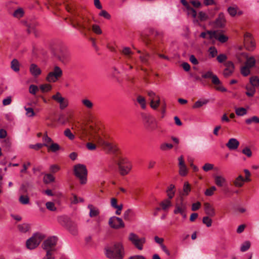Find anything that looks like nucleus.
Wrapping results in <instances>:
<instances>
[{"label": "nucleus", "mask_w": 259, "mask_h": 259, "mask_svg": "<svg viewBox=\"0 0 259 259\" xmlns=\"http://www.w3.org/2000/svg\"><path fill=\"white\" fill-rule=\"evenodd\" d=\"M105 255L110 259H123L124 256V249L122 244L116 242L105 248Z\"/></svg>", "instance_id": "nucleus-1"}, {"label": "nucleus", "mask_w": 259, "mask_h": 259, "mask_svg": "<svg viewBox=\"0 0 259 259\" xmlns=\"http://www.w3.org/2000/svg\"><path fill=\"white\" fill-rule=\"evenodd\" d=\"M57 242L56 237H49L42 244V248L46 251V255L42 259H55L53 252L56 251L55 247Z\"/></svg>", "instance_id": "nucleus-2"}, {"label": "nucleus", "mask_w": 259, "mask_h": 259, "mask_svg": "<svg viewBox=\"0 0 259 259\" xmlns=\"http://www.w3.org/2000/svg\"><path fill=\"white\" fill-rule=\"evenodd\" d=\"M74 174L80 181L81 185H84L87 182L88 170L85 165L82 164H77L74 166Z\"/></svg>", "instance_id": "nucleus-3"}, {"label": "nucleus", "mask_w": 259, "mask_h": 259, "mask_svg": "<svg viewBox=\"0 0 259 259\" xmlns=\"http://www.w3.org/2000/svg\"><path fill=\"white\" fill-rule=\"evenodd\" d=\"M202 77L203 78H211V82L215 85V89L216 90L222 92H227V89L223 86L222 83L219 77L216 75L213 74L212 71H208L202 74Z\"/></svg>", "instance_id": "nucleus-4"}, {"label": "nucleus", "mask_w": 259, "mask_h": 259, "mask_svg": "<svg viewBox=\"0 0 259 259\" xmlns=\"http://www.w3.org/2000/svg\"><path fill=\"white\" fill-rule=\"evenodd\" d=\"M117 165L120 171V174L122 176L127 175L132 168V164L131 161L126 158H119Z\"/></svg>", "instance_id": "nucleus-5"}, {"label": "nucleus", "mask_w": 259, "mask_h": 259, "mask_svg": "<svg viewBox=\"0 0 259 259\" xmlns=\"http://www.w3.org/2000/svg\"><path fill=\"white\" fill-rule=\"evenodd\" d=\"M141 116L144 125L147 130L153 131L156 129V121L151 115L147 113H142Z\"/></svg>", "instance_id": "nucleus-6"}, {"label": "nucleus", "mask_w": 259, "mask_h": 259, "mask_svg": "<svg viewBox=\"0 0 259 259\" xmlns=\"http://www.w3.org/2000/svg\"><path fill=\"white\" fill-rule=\"evenodd\" d=\"M45 236L40 233H35L28 239L26 243L27 248L33 249L35 248L41 242Z\"/></svg>", "instance_id": "nucleus-7"}, {"label": "nucleus", "mask_w": 259, "mask_h": 259, "mask_svg": "<svg viewBox=\"0 0 259 259\" xmlns=\"http://www.w3.org/2000/svg\"><path fill=\"white\" fill-rule=\"evenodd\" d=\"M128 239L138 249L142 250L143 249V245L146 243L145 237L139 238L136 234L130 233Z\"/></svg>", "instance_id": "nucleus-8"}, {"label": "nucleus", "mask_w": 259, "mask_h": 259, "mask_svg": "<svg viewBox=\"0 0 259 259\" xmlns=\"http://www.w3.org/2000/svg\"><path fill=\"white\" fill-rule=\"evenodd\" d=\"M95 139L98 144L101 146L107 152L114 153L116 151V146L114 144L107 142L99 136L95 137Z\"/></svg>", "instance_id": "nucleus-9"}, {"label": "nucleus", "mask_w": 259, "mask_h": 259, "mask_svg": "<svg viewBox=\"0 0 259 259\" xmlns=\"http://www.w3.org/2000/svg\"><path fill=\"white\" fill-rule=\"evenodd\" d=\"M63 75V71L61 68L56 66L53 71L50 72L46 77V80L49 82H55Z\"/></svg>", "instance_id": "nucleus-10"}, {"label": "nucleus", "mask_w": 259, "mask_h": 259, "mask_svg": "<svg viewBox=\"0 0 259 259\" xmlns=\"http://www.w3.org/2000/svg\"><path fill=\"white\" fill-rule=\"evenodd\" d=\"M52 98L59 104V108L61 110H64L68 106V100L62 97L59 92H57L55 95H53Z\"/></svg>", "instance_id": "nucleus-11"}, {"label": "nucleus", "mask_w": 259, "mask_h": 259, "mask_svg": "<svg viewBox=\"0 0 259 259\" xmlns=\"http://www.w3.org/2000/svg\"><path fill=\"white\" fill-rule=\"evenodd\" d=\"M56 56L58 60L63 64H66L70 60V54L65 49H59L56 53Z\"/></svg>", "instance_id": "nucleus-12"}, {"label": "nucleus", "mask_w": 259, "mask_h": 259, "mask_svg": "<svg viewBox=\"0 0 259 259\" xmlns=\"http://www.w3.org/2000/svg\"><path fill=\"white\" fill-rule=\"evenodd\" d=\"M244 44L246 49L249 51H252L255 48V43L252 38L251 34L246 32L244 35Z\"/></svg>", "instance_id": "nucleus-13"}, {"label": "nucleus", "mask_w": 259, "mask_h": 259, "mask_svg": "<svg viewBox=\"0 0 259 259\" xmlns=\"http://www.w3.org/2000/svg\"><path fill=\"white\" fill-rule=\"evenodd\" d=\"M108 223L111 228L115 229H118L124 227L122 220L117 217H111L109 220Z\"/></svg>", "instance_id": "nucleus-14"}, {"label": "nucleus", "mask_w": 259, "mask_h": 259, "mask_svg": "<svg viewBox=\"0 0 259 259\" xmlns=\"http://www.w3.org/2000/svg\"><path fill=\"white\" fill-rule=\"evenodd\" d=\"M147 94L150 100L151 107L154 109H156L160 104V97L152 91H148Z\"/></svg>", "instance_id": "nucleus-15"}, {"label": "nucleus", "mask_w": 259, "mask_h": 259, "mask_svg": "<svg viewBox=\"0 0 259 259\" xmlns=\"http://www.w3.org/2000/svg\"><path fill=\"white\" fill-rule=\"evenodd\" d=\"M207 33L209 35V39L214 38L218 39L222 43L226 42L228 40V37L222 34H218L215 31H207Z\"/></svg>", "instance_id": "nucleus-16"}, {"label": "nucleus", "mask_w": 259, "mask_h": 259, "mask_svg": "<svg viewBox=\"0 0 259 259\" xmlns=\"http://www.w3.org/2000/svg\"><path fill=\"white\" fill-rule=\"evenodd\" d=\"M226 23V20L225 15L223 13H220L218 17L214 22V26L216 28H224Z\"/></svg>", "instance_id": "nucleus-17"}, {"label": "nucleus", "mask_w": 259, "mask_h": 259, "mask_svg": "<svg viewBox=\"0 0 259 259\" xmlns=\"http://www.w3.org/2000/svg\"><path fill=\"white\" fill-rule=\"evenodd\" d=\"M71 21L72 26L74 28H79L82 29L86 28L85 25L83 24L82 22L81 17L74 16L71 19Z\"/></svg>", "instance_id": "nucleus-18"}, {"label": "nucleus", "mask_w": 259, "mask_h": 259, "mask_svg": "<svg viewBox=\"0 0 259 259\" xmlns=\"http://www.w3.org/2000/svg\"><path fill=\"white\" fill-rule=\"evenodd\" d=\"M29 71L31 74L34 77H38L41 73L40 68L34 63L30 64Z\"/></svg>", "instance_id": "nucleus-19"}, {"label": "nucleus", "mask_w": 259, "mask_h": 259, "mask_svg": "<svg viewBox=\"0 0 259 259\" xmlns=\"http://www.w3.org/2000/svg\"><path fill=\"white\" fill-rule=\"evenodd\" d=\"M204 210L205 213L210 217H213L215 215L214 208L212 205L208 202H205L204 203Z\"/></svg>", "instance_id": "nucleus-20"}, {"label": "nucleus", "mask_w": 259, "mask_h": 259, "mask_svg": "<svg viewBox=\"0 0 259 259\" xmlns=\"http://www.w3.org/2000/svg\"><path fill=\"white\" fill-rule=\"evenodd\" d=\"M187 206L185 204L183 203L182 201L180 203H177L175 206V208L174 210L175 214H181L184 211H186Z\"/></svg>", "instance_id": "nucleus-21"}, {"label": "nucleus", "mask_w": 259, "mask_h": 259, "mask_svg": "<svg viewBox=\"0 0 259 259\" xmlns=\"http://www.w3.org/2000/svg\"><path fill=\"white\" fill-rule=\"evenodd\" d=\"M239 145V142L235 138L230 139L226 144V146L231 150H236Z\"/></svg>", "instance_id": "nucleus-22"}, {"label": "nucleus", "mask_w": 259, "mask_h": 259, "mask_svg": "<svg viewBox=\"0 0 259 259\" xmlns=\"http://www.w3.org/2000/svg\"><path fill=\"white\" fill-rule=\"evenodd\" d=\"M246 90L245 95L248 97H253L255 94L256 89L251 85L247 84L245 87Z\"/></svg>", "instance_id": "nucleus-23"}, {"label": "nucleus", "mask_w": 259, "mask_h": 259, "mask_svg": "<svg viewBox=\"0 0 259 259\" xmlns=\"http://www.w3.org/2000/svg\"><path fill=\"white\" fill-rule=\"evenodd\" d=\"M66 228L73 235H76L77 233V226L75 222L70 221Z\"/></svg>", "instance_id": "nucleus-24"}, {"label": "nucleus", "mask_w": 259, "mask_h": 259, "mask_svg": "<svg viewBox=\"0 0 259 259\" xmlns=\"http://www.w3.org/2000/svg\"><path fill=\"white\" fill-rule=\"evenodd\" d=\"M215 184L218 187H222L226 182V179L222 176H215L214 177Z\"/></svg>", "instance_id": "nucleus-25"}, {"label": "nucleus", "mask_w": 259, "mask_h": 259, "mask_svg": "<svg viewBox=\"0 0 259 259\" xmlns=\"http://www.w3.org/2000/svg\"><path fill=\"white\" fill-rule=\"evenodd\" d=\"M88 208L90 209L89 215L90 217H95L99 214L100 211L99 209L94 207L93 205L89 204L88 205Z\"/></svg>", "instance_id": "nucleus-26"}, {"label": "nucleus", "mask_w": 259, "mask_h": 259, "mask_svg": "<svg viewBox=\"0 0 259 259\" xmlns=\"http://www.w3.org/2000/svg\"><path fill=\"white\" fill-rule=\"evenodd\" d=\"M245 65L249 68H252L255 66L256 60L253 56L246 57Z\"/></svg>", "instance_id": "nucleus-27"}, {"label": "nucleus", "mask_w": 259, "mask_h": 259, "mask_svg": "<svg viewBox=\"0 0 259 259\" xmlns=\"http://www.w3.org/2000/svg\"><path fill=\"white\" fill-rule=\"evenodd\" d=\"M57 221L61 225L65 228H66V227L68 225L69 222H70V220L67 217L65 216H61L58 217Z\"/></svg>", "instance_id": "nucleus-28"}, {"label": "nucleus", "mask_w": 259, "mask_h": 259, "mask_svg": "<svg viewBox=\"0 0 259 259\" xmlns=\"http://www.w3.org/2000/svg\"><path fill=\"white\" fill-rule=\"evenodd\" d=\"M11 68L15 72H18L20 70V63L16 59H14L11 62Z\"/></svg>", "instance_id": "nucleus-29"}, {"label": "nucleus", "mask_w": 259, "mask_h": 259, "mask_svg": "<svg viewBox=\"0 0 259 259\" xmlns=\"http://www.w3.org/2000/svg\"><path fill=\"white\" fill-rule=\"evenodd\" d=\"M250 85L255 89L259 87V78L257 76H252L249 78Z\"/></svg>", "instance_id": "nucleus-30"}, {"label": "nucleus", "mask_w": 259, "mask_h": 259, "mask_svg": "<svg viewBox=\"0 0 259 259\" xmlns=\"http://www.w3.org/2000/svg\"><path fill=\"white\" fill-rule=\"evenodd\" d=\"M245 179L241 175L239 176L234 181V184L236 187H241L243 185Z\"/></svg>", "instance_id": "nucleus-31"}, {"label": "nucleus", "mask_w": 259, "mask_h": 259, "mask_svg": "<svg viewBox=\"0 0 259 259\" xmlns=\"http://www.w3.org/2000/svg\"><path fill=\"white\" fill-rule=\"evenodd\" d=\"M245 122L247 125H250L252 123H259V117L257 116H253L246 119Z\"/></svg>", "instance_id": "nucleus-32"}, {"label": "nucleus", "mask_w": 259, "mask_h": 259, "mask_svg": "<svg viewBox=\"0 0 259 259\" xmlns=\"http://www.w3.org/2000/svg\"><path fill=\"white\" fill-rule=\"evenodd\" d=\"M2 147L4 148V150L8 152L11 150V143L8 139H5L3 141Z\"/></svg>", "instance_id": "nucleus-33"}, {"label": "nucleus", "mask_w": 259, "mask_h": 259, "mask_svg": "<svg viewBox=\"0 0 259 259\" xmlns=\"http://www.w3.org/2000/svg\"><path fill=\"white\" fill-rule=\"evenodd\" d=\"M208 103V100L204 99L196 101L193 106V108H198Z\"/></svg>", "instance_id": "nucleus-34"}, {"label": "nucleus", "mask_w": 259, "mask_h": 259, "mask_svg": "<svg viewBox=\"0 0 259 259\" xmlns=\"http://www.w3.org/2000/svg\"><path fill=\"white\" fill-rule=\"evenodd\" d=\"M171 203L169 199H164L160 203V205L161 206L163 210H166L170 206H171Z\"/></svg>", "instance_id": "nucleus-35"}, {"label": "nucleus", "mask_w": 259, "mask_h": 259, "mask_svg": "<svg viewBox=\"0 0 259 259\" xmlns=\"http://www.w3.org/2000/svg\"><path fill=\"white\" fill-rule=\"evenodd\" d=\"M55 181V177L51 174H46L44 177V182L45 184H49Z\"/></svg>", "instance_id": "nucleus-36"}, {"label": "nucleus", "mask_w": 259, "mask_h": 259, "mask_svg": "<svg viewBox=\"0 0 259 259\" xmlns=\"http://www.w3.org/2000/svg\"><path fill=\"white\" fill-rule=\"evenodd\" d=\"M47 147H48V151L52 152H56L60 149L59 145L57 143H52L50 146Z\"/></svg>", "instance_id": "nucleus-37"}, {"label": "nucleus", "mask_w": 259, "mask_h": 259, "mask_svg": "<svg viewBox=\"0 0 259 259\" xmlns=\"http://www.w3.org/2000/svg\"><path fill=\"white\" fill-rule=\"evenodd\" d=\"M149 33L151 36H153L154 37H159L162 38L163 36V32L157 31L152 28L149 29Z\"/></svg>", "instance_id": "nucleus-38"}, {"label": "nucleus", "mask_w": 259, "mask_h": 259, "mask_svg": "<svg viewBox=\"0 0 259 259\" xmlns=\"http://www.w3.org/2000/svg\"><path fill=\"white\" fill-rule=\"evenodd\" d=\"M24 11L22 8H19L15 10L13 13V16L17 18H20L24 15Z\"/></svg>", "instance_id": "nucleus-39"}, {"label": "nucleus", "mask_w": 259, "mask_h": 259, "mask_svg": "<svg viewBox=\"0 0 259 259\" xmlns=\"http://www.w3.org/2000/svg\"><path fill=\"white\" fill-rule=\"evenodd\" d=\"M18 230L22 233H26L29 230V227L27 224H20L18 226Z\"/></svg>", "instance_id": "nucleus-40"}, {"label": "nucleus", "mask_w": 259, "mask_h": 259, "mask_svg": "<svg viewBox=\"0 0 259 259\" xmlns=\"http://www.w3.org/2000/svg\"><path fill=\"white\" fill-rule=\"evenodd\" d=\"M134 214V212L132 209H128L124 212L123 218L125 220H129L130 217Z\"/></svg>", "instance_id": "nucleus-41"}, {"label": "nucleus", "mask_w": 259, "mask_h": 259, "mask_svg": "<svg viewBox=\"0 0 259 259\" xmlns=\"http://www.w3.org/2000/svg\"><path fill=\"white\" fill-rule=\"evenodd\" d=\"M240 72L243 76H247L250 73V68L245 65L241 68Z\"/></svg>", "instance_id": "nucleus-42"}, {"label": "nucleus", "mask_w": 259, "mask_h": 259, "mask_svg": "<svg viewBox=\"0 0 259 259\" xmlns=\"http://www.w3.org/2000/svg\"><path fill=\"white\" fill-rule=\"evenodd\" d=\"M198 18L200 21H205L208 20V16L203 11H200L198 13Z\"/></svg>", "instance_id": "nucleus-43"}, {"label": "nucleus", "mask_w": 259, "mask_h": 259, "mask_svg": "<svg viewBox=\"0 0 259 259\" xmlns=\"http://www.w3.org/2000/svg\"><path fill=\"white\" fill-rule=\"evenodd\" d=\"M235 113L238 116H243L247 114V110L243 107L236 108Z\"/></svg>", "instance_id": "nucleus-44"}, {"label": "nucleus", "mask_w": 259, "mask_h": 259, "mask_svg": "<svg viewBox=\"0 0 259 259\" xmlns=\"http://www.w3.org/2000/svg\"><path fill=\"white\" fill-rule=\"evenodd\" d=\"M174 146L171 144L162 143L160 146V149L162 151H165L173 148Z\"/></svg>", "instance_id": "nucleus-45"}, {"label": "nucleus", "mask_w": 259, "mask_h": 259, "mask_svg": "<svg viewBox=\"0 0 259 259\" xmlns=\"http://www.w3.org/2000/svg\"><path fill=\"white\" fill-rule=\"evenodd\" d=\"M250 242L249 241H245L241 246V251L245 252L248 250L250 247Z\"/></svg>", "instance_id": "nucleus-46"}, {"label": "nucleus", "mask_w": 259, "mask_h": 259, "mask_svg": "<svg viewBox=\"0 0 259 259\" xmlns=\"http://www.w3.org/2000/svg\"><path fill=\"white\" fill-rule=\"evenodd\" d=\"M149 58V54L148 53H143L140 56V59L143 63L146 64L148 63Z\"/></svg>", "instance_id": "nucleus-47"}, {"label": "nucleus", "mask_w": 259, "mask_h": 259, "mask_svg": "<svg viewBox=\"0 0 259 259\" xmlns=\"http://www.w3.org/2000/svg\"><path fill=\"white\" fill-rule=\"evenodd\" d=\"M19 200L22 204H27L29 203V198L27 195H21Z\"/></svg>", "instance_id": "nucleus-48"}, {"label": "nucleus", "mask_w": 259, "mask_h": 259, "mask_svg": "<svg viewBox=\"0 0 259 259\" xmlns=\"http://www.w3.org/2000/svg\"><path fill=\"white\" fill-rule=\"evenodd\" d=\"M137 102L140 104L142 109H144L146 108V101L143 97L141 96H138L137 98Z\"/></svg>", "instance_id": "nucleus-49"}, {"label": "nucleus", "mask_w": 259, "mask_h": 259, "mask_svg": "<svg viewBox=\"0 0 259 259\" xmlns=\"http://www.w3.org/2000/svg\"><path fill=\"white\" fill-rule=\"evenodd\" d=\"M81 102L82 104L88 109H92L93 107V103L89 99H83Z\"/></svg>", "instance_id": "nucleus-50"}, {"label": "nucleus", "mask_w": 259, "mask_h": 259, "mask_svg": "<svg viewBox=\"0 0 259 259\" xmlns=\"http://www.w3.org/2000/svg\"><path fill=\"white\" fill-rule=\"evenodd\" d=\"M209 216L204 217L202 219V223L207 227H209L212 225V220L209 217Z\"/></svg>", "instance_id": "nucleus-51"}, {"label": "nucleus", "mask_w": 259, "mask_h": 259, "mask_svg": "<svg viewBox=\"0 0 259 259\" xmlns=\"http://www.w3.org/2000/svg\"><path fill=\"white\" fill-rule=\"evenodd\" d=\"M26 112V115L28 117H32L35 115L33 109L30 107H24Z\"/></svg>", "instance_id": "nucleus-52"}, {"label": "nucleus", "mask_w": 259, "mask_h": 259, "mask_svg": "<svg viewBox=\"0 0 259 259\" xmlns=\"http://www.w3.org/2000/svg\"><path fill=\"white\" fill-rule=\"evenodd\" d=\"M39 88L42 92H47L52 89V86L50 84H44L40 85Z\"/></svg>", "instance_id": "nucleus-53"}, {"label": "nucleus", "mask_w": 259, "mask_h": 259, "mask_svg": "<svg viewBox=\"0 0 259 259\" xmlns=\"http://www.w3.org/2000/svg\"><path fill=\"white\" fill-rule=\"evenodd\" d=\"M46 206L47 208L50 211H54L57 209L54 203L51 201L47 202L46 203Z\"/></svg>", "instance_id": "nucleus-54"}, {"label": "nucleus", "mask_w": 259, "mask_h": 259, "mask_svg": "<svg viewBox=\"0 0 259 259\" xmlns=\"http://www.w3.org/2000/svg\"><path fill=\"white\" fill-rule=\"evenodd\" d=\"M64 135L68 138L69 139L72 140L74 139V135L71 133V131L69 128L66 129L64 132Z\"/></svg>", "instance_id": "nucleus-55"}, {"label": "nucleus", "mask_w": 259, "mask_h": 259, "mask_svg": "<svg viewBox=\"0 0 259 259\" xmlns=\"http://www.w3.org/2000/svg\"><path fill=\"white\" fill-rule=\"evenodd\" d=\"M217 190L215 186H212L210 188L207 189L204 192L206 196H210L213 194L214 192Z\"/></svg>", "instance_id": "nucleus-56"}, {"label": "nucleus", "mask_w": 259, "mask_h": 259, "mask_svg": "<svg viewBox=\"0 0 259 259\" xmlns=\"http://www.w3.org/2000/svg\"><path fill=\"white\" fill-rule=\"evenodd\" d=\"M187 10L188 11V14L192 16V17L194 18H196L197 16V12L196 11L192 8L190 6L188 7L187 9Z\"/></svg>", "instance_id": "nucleus-57"}, {"label": "nucleus", "mask_w": 259, "mask_h": 259, "mask_svg": "<svg viewBox=\"0 0 259 259\" xmlns=\"http://www.w3.org/2000/svg\"><path fill=\"white\" fill-rule=\"evenodd\" d=\"M237 7H229L228 9V13L232 17L235 16L237 12Z\"/></svg>", "instance_id": "nucleus-58"}, {"label": "nucleus", "mask_w": 259, "mask_h": 259, "mask_svg": "<svg viewBox=\"0 0 259 259\" xmlns=\"http://www.w3.org/2000/svg\"><path fill=\"white\" fill-rule=\"evenodd\" d=\"M122 53L130 58V55H132L133 53L131 51V49L129 47H124L121 51Z\"/></svg>", "instance_id": "nucleus-59"}, {"label": "nucleus", "mask_w": 259, "mask_h": 259, "mask_svg": "<svg viewBox=\"0 0 259 259\" xmlns=\"http://www.w3.org/2000/svg\"><path fill=\"white\" fill-rule=\"evenodd\" d=\"M191 191V188L188 182H185L183 186V192L186 195H187Z\"/></svg>", "instance_id": "nucleus-60"}, {"label": "nucleus", "mask_w": 259, "mask_h": 259, "mask_svg": "<svg viewBox=\"0 0 259 259\" xmlns=\"http://www.w3.org/2000/svg\"><path fill=\"white\" fill-rule=\"evenodd\" d=\"M43 146L47 147L48 145L46 144H42V143H37L35 145H31L29 147L31 149H35L36 150H38L41 148Z\"/></svg>", "instance_id": "nucleus-61"}, {"label": "nucleus", "mask_w": 259, "mask_h": 259, "mask_svg": "<svg viewBox=\"0 0 259 259\" xmlns=\"http://www.w3.org/2000/svg\"><path fill=\"white\" fill-rule=\"evenodd\" d=\"M243 154L246 155L248 157H250L252 156V152L250 149L248 147H245L242 151Z\"/></svg>", "instance_id": "nucleus-62"}, {"label": "nucleus", "mask_w": 259, "mask_h": 259, "mask_svg": "<svg viewBox=\"0 0 259 259\" xmlns=\"http://www.w3.org/2000/svg\"><path fill=\"white\" fill-rule=\"evenodd\" d=\"M38 91V88L36 85L31 84L29 86V91L30 94L35 95L36 92Z\"/></svg>", "instance_id": "nucleus-63"}, {"label": "nucleus", "mask_w": 259, "mask_h": 259, "mask_svg": "<svg viewBox=\"0 0 259 259\" xmlns=\"http://www.w3.org/2000/svg\"><path fill=\"white\" fill-rule=\"evenodd\" d=\"M209 52L212 58L215 57L218 54V51L217 49L214 47H211L209 49Z\"/></svg>", "instance_id": "nucleus-64"}]
</instances>
